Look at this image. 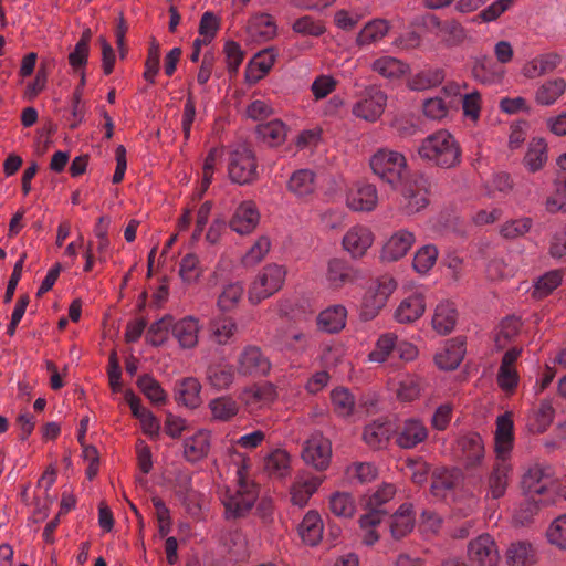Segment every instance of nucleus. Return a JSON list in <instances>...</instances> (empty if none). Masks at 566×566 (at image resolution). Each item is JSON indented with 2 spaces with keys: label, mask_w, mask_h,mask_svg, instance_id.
<instances>
[{
  "label": "nucleus",
  "mask_w": 566,
  "mask_h": 566,
  "mask_svg": "<svg viewBox=\"0 0 566 566\" xmlns=\"http://www.w3.org/2000/svg\"><path fill=\"white\" fill-rule=\"evenodd\" d=\"M210 432L199 430L184 441V457L188 462L195 463L206 458L210 451Z\"/></svg>",
  "instance_id": "30"
},
{
  "label": "nucleus",
  "mask_w": 566,
  "mask_h": 566,
  "mask_svg": "<svg viewBox=\"0 0 566 566\" xmlns=\"http://www.w3.org/2000/svg\"><path fill=\"white\" fill-rule=\"evenodd\" d=\"M244 287L241 283H229L218 297L217 305L222 312L232 311L241 301Z\"/></svg>",
  "instance_id": "56"
},
{
  "label": "nucleus",
  "mask_w": 566,
  "mask_h": 566,
  "mask_svg": "<svg viewBox=\"0 0 566 566\" xmlns=\"http://www.w3.org/2000/svg\"><path fill=\"white\" fill-rule=\"evenodd\" d=\"M200 328L201 326L197 317L186 316L172 325L171 332L180 347L190 349L198 345Z\"/></svg>",
  "instance_id": "27"
},
{
  "label": "nucleus",
  "mask_w": 566,
  "mask_h": 566,
  "mask_svg": "<svg viewBox=\"0 0 566 566\" xmlns=\"http://www.w3.org/2000/svg\"><path fill=\"white\" fill-rule=\"evenodd\" d=\"M263 470L272 479H284L291 473V458L285 450L276 449L263 460Z\"/></svg>",
  "instance_id": "38"
},
{
  "label": "nucleus",
  "mask_w": 566,
  "mask_h": 566,
  "mask_svg": "<svg viewBox=\"0 0 566 566\" xmlns=\"http://www.w3.org/2000/svg\"><path fill=\"white\" fill-rule=\"evenodd\" d=\"M271 368L272 364L269 357L255 345L243 347L237 359V369L242 376H266Z\"/></svg>",
  "instance_id": "10"
},
{
  "label": "nucleus",
  "mask_w": 566,
  "mask_h": 566,
  "mask_svg": "<svg viewBox=\"0 0 566 566\" xmlns=\"http://www.w3.org/2000/svg\"><path fill=\"white\" fill-rule=\"evenodd\" d=\"M521 483L532 501L543 502L537 497L552 492L555 483L553 469L546 464L535 463L523 474Z\"/></svg>",
  "instance_id": "7"
},
{
  "label": "nucleus",
  "mask_w": 566,
  "mask_h": 566,
  "mask_svg": "<svg viewBox=\"0 0 566 566\" xmlns=\"http://www.w3.org/2000/svg\"><path fill=\"white\" fill-rule=\"evenodd\" d=\"M274 61L275 59L271 50L259 53L252 62L250 70L247 72L248 82L255 83L262 78L271 70Z\"/></svg>",
  "instance_id": "57"
},
{
  "label": "nucleus",
  "mask_w": 566,
  "mask_h": 566,
  "mask_svg": "<svg viewBox=\"0 0 566 566\" xmlns=\"http://www.w3.org/2000/svg\"><path fill=\"white\" fill-rule=\"evenodd\" d=\"M386 105L387 94L377 86H369L353 105L352 112L356 117L374 123L382 115Z\"/></svg>",
  "instance_id": "8"
},
{
  "label": "nucleus",
  "mask_w": 566,
  "mask_h": 566,
  "mask_svg": "<svg viewBox=\"0 0 566 566\" xmlns=\"http://www.w3.org/2000/svg\"><path fill=\"white\" fill-rule=\"evenodd\" d=\"M397 289V282L390 275L371 280L361 301L360 316L364 321L374 319L386 306L388 298Z\"/></svg>",
  "instance_id": "4"
},
{
  "label": "nucleus",
  "mask_w": 566,
  "mask_h": 566,
  "mask_svg": "<svg viewBox=\"0 0 566 566\" xmlns=\"http://www.w3.org/2000/svg\"><path fill=\"white\" fill-rule=\"evenodd\" d=\"M390 23L385 19H374L367 22L357 35L359 46L369 45L384 39L389 32Z\"/></svg>",
  "instance_id": "46"
},
{
  "label": "nucleus",
  "mask_w": 566,
  "mask_h": 566,
  "mask_svg": "<svg viewBox=\"0 0 566 566\" xmlns=\"http://www.w3.org/2000/svg\"><path fill=\"white\" fill-rule=\"evenodd\" d=\"M347 310L343 305H332L322 311L317 316V325L326 333H338L346 325Z\"/></svg>",
  "instance_id": "36"
},
{
  "label": "nucleus",
  "mask_w": 566,
  "mask_h": 566,
  "mask_svg": "<svg viewBox=\"0 0 566 566\" xmlns=\"http://www.w3.org/2000/svg\"><path fill=\"white\" fill-rule=\"evenodd\" d=\"M371 69L385 78L397 80L405 75L409 67L402 61L385 55L375 60Z\"/></svg>",
  "instance_id": "48"
},
{
  "label": "nucleus",
  "mask_w": 566,
  "mask_h": 566,
  "mask_svg": "<svg viewBox=\"0 0 566 566\" xmlns=\"http://www.w3.org/2000/svg\"><path fill=\"white\" fill-rule=\"evenodd\" d=\"M442 94L446 96H436L427 98L423 102L422 111L426 117L434 120H441L444 118L449 108L453 104L452 98L460 95V86L458 84H448L443 87Z\"/></svg>",
  "instance_id": "21"
},
{
  "label": "nucleus",
  "mask_w": 566,
  "mask_h": 566,
  "mask_svg": "<svg viewBox=\"0 0 566 566\" xmlns=\"http://www.w3.org/2000/svg\"><path fill=\"white\" fill-rule=\"evenodd\" d=\"M271 248L270 239L265 235L258 238L253 245L242 256V264L247 268H252L259 264Z\"/></svg>",
  "instance_id": "63"
},
{
  "label": "nucleus",
  "mask_w": 566,
  "mask_h": 566,
  "mask_svg": "<svg viewBox=\"0 0 566 566\" xmlns=\"http://www.w3.org/2000/svg\"><path fill=\"white\" fill-rule=\"evenodd\" d=\"M395 494L396 488L390 483L382 484L373 494H370L366 500V509L368 512L359 518L360 527L365 528L380 524L386 515V511L380 507L390 501Z\"/></svg>",
  "instance_id": "12"
},
{
  "label": "nucleus",
  "mask_w": 566,
  "mask_h": 566,
  "mask_svg": "<svg viewBox=\"0 0 566 566\" xmlns=\"http://www.w3.org/2000/svg\"><path fill=\"white\" fill-rule=\"evenodd\" d=\"M424 381L416 375H408L399 381L397 398L402 402L418 400L424 390Z\"/></svg>",
  "instance_id": "51"
},
{
  "label": "nucleus",
  "mask_w": 566,
  "mask_h": 566,
  "mask_svg": "<svg viewBox=\"0 0 566 566\" xmlns=\"http://www.w3.org/2000/svg\"><path fill=\"white\" fill-rule=\"evenodd\" d=\"M411 503H403L391 516L390 533L395 539L407 536L415 527V515Z\"/></svg>",
  "instance_id": "39"
},
{
  "label": "nucleus",
  "mask_w": 566,
  "mask_h": 566,
  "mask_svg": "<svg viewBox=\"0 0 566 566\" xmlns=\"http://www.w3.org/2000/svg\"><path fill=\"white\" fill-rule=\"evenodd\" d=\"M258 134L271 146H276L285 140L286 127L281 120H271L259 125Z\"/></svg>",
  "instance_id": "60"
},
{
  "label": "nucleus",
  "mask_w": 566,
  "mask_h": 566,
  "mask_svg": "<svg viewBox=\"0 0 566 566\" xmlns=\"http://www.w3.org/2000/svg\"><path fill=\"white\" fill-rule=\"evenodd\" d=\"M373 172L392 189L403 186L409 176L406 156L387 147L377 149L369 158Z\"/></svg>",
  "instance_id": "2"
},
{
  "label": "nucleus",
  "mask_w": 566,
  "mask_h": 566,
  "mask_svg": "<svg viewBox=\"0 0 566 566\" xmlns=\"http://www.w3.org/2000/svg\"><path fill=\"white\" fill-rule=\"evenodd\" d=\"M206 377L209 385L216 390H227L234 381L233 366L227 363L211 364L208 366Z\"/></svg>",
  "instance_id": "42"
},
{
  "label": "nucleus",
  "mask_w": 566,
  "mask_h": 566,
  "mask_svg": "<svg viewBox=\"0 0 566 566\" xmlns=\"http://www.w3.org/2000/svg\"><path fill=\"white\" fill-rule=\"evenodd\" d=\"M562 279V272L558 270H553L545 273L535 281L532 296L535 298H544L548 296L555 289L560 285Z\"/></svg>",
  "instance_id": "54"
},
{
  "label": "nucleus",
  "mask_w": 566,
  "mask_h": 566,
  "mask_svg": "<svg viewBox=\"0 0 566 566\" xmlns=\"http://www.w3.org/2000/svg\"><path fill=\"white\" fill-rule=\"evenodd\" d=\"M260 222V212L254 201H242L234 210L229 227L232 231L244 235L254 231Z\"/></svg>",
  "instance_id": "15"
},
{
  "label": "nucleus",
  "mask_w": 566,
  "mask_h": 566,
  "mask_svg": "<svg viewBox=\"0 0 566 566\" xmlns=\"http://www.w3.org/2000/svg\"><path fill=\"white\" fill-rule=\"evenodd\" d=\"M125 399L132 409V413L140 423L145 434L150 437L159 433L160 423L154 413L140 405V399L130 390L125 392Z\"/></svg>",
  "instance_id": "29"
},
{
  "label": "nucleus",
  "mask_w": 566,
  "mask_h": 566,
  "mask_svg": "<svg viewBox=\"0 0 566 566\" xmlns=\"http://www.w3.org/2000/svg\"><path fill=\"white\" fill-rule=\"evenodd\" d=\"M258 165L255 156L247 145L235 146L229 156L228 174L232 182L249 185L256 180Z\"/></svg>",
  "instance_id": "6"
},
{
  "label": "nucleus",
  "mask_w": 566,
  "mask_h": 566,
  "mask_svg": "<svg viewBox=\"0 0 566 566\" xmlns=\"http://www.w3.org/2000/svg\"><path fill=\"white\" fill-rule=\"evenodd\" d=\"M444 78L441 70H424L416 74L409 82L413 91H424L439 85Z\"/></svg>",
  "instance_id": "62"
},
{
  "label": "nucleus",
  "mask_w": 566,
  "mask_h": 566,
  "mask_svg": "<svg viewBox=\"0 0 566 566\" xmlns=\"http://www.w3.org/2000/svg\"><path fill=\"white\" fill-rule=\"evenodd\" d=\"M286 277V269L283 265L271 263L265 265L251 283L248 297L252 304H259L261 301L279 292Z\"/></svg>",
  "instance_id": "5"
},
{
  "label": "nucleus",
  "mask_w": 566,
  "mask_h": 566,
  "mask_svg": "<svg viewBox=\"0 0 566 566\" xmlns=\"http://www.w3.org/2000/svg\"><path fill=\"white\" fill-rule=\"evenodd\" d=\"M323 480L311 474L297 475L291 486V501L293 504L303 507L310 497L317 491Z\"/></svg>",
  "instance_id": "28"
},
{
  "label": "nucleus",
  "mask_w": 566,
  "mask_h": 566,
  "mask_svg": "<svg viewBox=\"0 0 566 566\" xmlns=\"http://www.w3.org/2000/svg\"><path fill=\"white\" fill-rule=\"evenodd\" d=\"M505 558L510 566H533L537 560L536 549L526 541L513 542L506 549Z\"/></svg>",
  "instance_id": "37"
},
{
  "label": "nucleus",
  "mask_w": 566,
  "mask_h": 566,
  "mask_svg": "<svg viewBox=\"0 0 566 566\" xmlns=\"http://www.w3.org/2000/svg\"><path fill=\"white\" fill-rule=\"evenodd\" d=\"M437 258L438 249L432 244L424 245L415 254L413 269L420 274H426L436 264Z\"/></svg>",
  "instance_id": "64"
},
{
  "label": "nucleus",
  "mask_w": 566,
  "mask_h": 566,
  "mask_svg": "<svg viewBox=\"0 0 566 566\" xmlns=\"http://www.w3.org/2000/svg\"><path fill=\"white\" fill-rule=\"evenodd\" d=\"M375 235L370 228L361 224L350 227L342 239L343 249L352 259L358 260L366 255L373 247Z\"/></svg>",
  "instance_id": "14"
},
{
  "label": "nucleus",
  "mask_w": 566,
  "mask_h": 566,
  "mask_svg": "<svg viewBox=\"0 0 566 566\" xmlns=\"http://www.w3.org/2000/svg\"><path fill=\"white\" fill-rule=\"evenodd\" d=\"M397 346V335L394 333H385L379 336L375 348L369 353L370 361L384 363L388 359L391 352Z\"/></svg>",
  "instance_id": "58"
},
{
  "label": "nucleus",
  "mask_w": 566,
  "mask_h": 566,
  "mask_svg": "<svg viewBox=\"0 0 566 566\" xmlns=\"http://www.w3.org/2000/svg\"><path fill=\"white\" fill-rule=\"evenodd\" d=\"M472 75L482 84H495L503 78L504 69L496 64L491 57L483 56L474 62Z\"/></svg>",
  "instance_id": "40"
},
{
  "label": "nucleus",
  "mask_w": 566,
  "mask_h": 566,
  "mask_svg": "<svg viewBox=\"0 0 566 566\" xmlns=\"http://www.w3.org/2000/svg\"><path fill=\"white\" fill-rule=\"evenodd\" d=\"M464 354V343L453 339L442 352L436 354L434 361L440 369L453 370L461 364Z\"/></svg>",
  "instance_id": "43"
},
{
  "label": "nucleus",
  "mask_w": 566,
  "mask_h": 566,
  "mask_svg": "<svg viewBox=\"0 0 566 566\" xmlns=\"http://www.w3.org/2000/svg\"><path fill=\"white\" fill-rule=\"evenodd\" d=\"M325 276L328 287L338 291L358 279V270L347 261L334 258L327 263Z\"/></svg>",
  "instance_id": "19"
},
{
  "label": "nucleus",
  "mask_w": 566,
  "mask_h": 566,
  "mask_svg": "<svg viewBox=\"0 0 566 566\" xmlns=\"http://www.w3.org/2000/svg\"><path fill=\"white\" fill-rule=\"evenodd\" d=\"M346 203L353 211H373L378 203L376 187L370 184L355 186L348 191Z\"/></svg>",
  "instance_id": "23"
},
{
  "label": "nucleus",
  "mask_w": 566,
  "mask_h": 566,
  "mask_svg": "<svg viewBox=\"0 0 566 566\" xmlns=\"http://www.w3.org/2000/svg\"><path fill=\"white\" fill-rule=\"evenodd\" d=\"M210 339L218 345H227L238 332L237 322L230 316H217L208 325Z\"/></svg>",
  "instance_id": "34"
},
{
  "label": "nucleus",
  "mask_w": 566,
  "mask_h": 566,
  "mask_svg": "<svg viewBox=\"0 0 566 566\" xmlns=\"http://www.w3.org/2000/svg\"><path fill=\"white\" fill-rule=\"evenodd\" d=\"M200 391L201 385L197 378H185L177 387L178 400L186 407L196 408L201 400Z\"/></svg>",
  "instance_id": "52"
},
{
  "label": "nucleus",
  "mask_w": 566,
  "mask_h": 566,
  "mask_svg": "<svg viewBox=\"0 0 566 566\" xmlns=\"http://www.w3.org/2000/svg\"><path fill=\"white\" fill-rule=\"evenodd\" d=\"M468 557L473 566H497L500 553L494 538L482 534L469 542Z\"/></svg>",
  "instance_id": "13"
},
{
  "label": "nucleus",
  "mask_w": 566,
  "mask_h": 566,
  "mask_svg": "<svg viewBox=\"0 0 566 566\" xmlns=\"http://www.w3.org/2000/svg\"><path fill=\"white\" fill-rule=\"evenodd\" d=\"M547 144L543 138H533L524 156L523 164L530 172L543 169L547 163Z\"/></svg>",
  "instance_id": "44"
},
{
  "label": "nucleus",
  "mask_w": 566,
  "mask_h": 566,
  "mask_svg": "<svg viewBox=\"0 0 566 566\" xmlns=\"http://www.w3.org/2000/svg\"><path fill=\"white\" fill-rule=\"evenodd\" d=\"M298 533L302 541L310 545L315 546L319 543L323 536V521L316 511H308L303 517Z\"/></svg>",
  "instance_id": "41"
},
{
  "label": "nucleus",
  "mask_w": 566,
  "mask_h": 566,
  "mask_svg": "<svg viewBox=\"0 0 566 566\" xmlns=\"http://www.w3.org/2000/svg\"><path fill=\"white\" fill-rule=\"evenodd\" d=\"M510 457L496 455L491 473L488 478V494L492 499H500L505 494L509 485L512 465Z\"/></svg>",
  "instance_id": "20"
},
{
  "label": "nucleus",
  "mask_w": 566,
  "mask_h": 566,
  "mask_svg": "<svg viewBox=\"0 0 566 566\" xmlns=\"http://www.w3.org/2000/svg\"><path fill=\"white\" fill-rule=\"evenodd\" d=\"M566 91L564 78H554L544 82L535 93V102L542 106L553 105Z\"/></svg>",
  "instance_id": "47"
},
{
  "label": "nucleus",
  "mask_w": 566,
  "mask_h": 566,
  "mask_svg": "<svg viewBox=\"0 0 566 566\" xmlns=\"http://www.w3.org/2000/svg\"><path fill=\"white\" fill-rule=\"evenodd\" d=\"M137 386L140 391L154 403L163 405L166 402L167 395L160 384L150 375L139 376Z\"/></svg>",
  "instance_id": "55"
},
{
  "label": "nucleus",
  "mask_w": 566,
  "mask_h": 566,
  "mask_svg": "<svg viewBox=\"0 0 566 566\" xmlns=\"http://www.w3.org/2000/svg\"><path fill=\"white\" fill-rule=\"evenodd\" d=\"M392 429L390 422L386 420H374L363 429L361 439L368 448L381 450L389 443Z\"/></svg>",
  "instance_id": "25"
},
{
  "label": "nucleus",
  "mask_w": 566,
  "mask_h": 566,
  "mask_svg": "<svg viewBox=\"0 0 566 566\" xmlns=\"http://www.w3.org/2000/svg\"><path fill=\"white\" fill-rule=\"evenodd\" d=\"M92 32L86 29L82 32L74 50L69 54V63L74 69H81L87 63Z\"/></svg>",
  "instance_id": "59"
},
{
  "label": "nucleus",
  "mask_w": 566,
  "mask_h": 566,
  "mask_svg": "<svg viewBox=\"0 0 566 566\" xmlns=\"http://www.w3.org/2000/svg\"><path fill=\"white\" fill-rule=\"evenodd\" d=\"M429 429L422 419L410 417L400 421L395 429V443L400 449H415L426 442Z\"/></svg>",
  "instance_id": "9"
},
{
  "label": "nucleus",
  "mask_w": 566,
  "mask_h": 566,
  "mask_svg": "<svg viewBox=\"0 0 566 566\" xmlns=\"http://www.w3.org/2000/svg\"><path fill=\"white\" fill-rule=\"evenodd\" d=\"M292 30L301 35L317 38L325 33L326 28L322 20L312 15H303L293 22Z\"/></svg>",
  "instance_id": "61"
},
{
  "label": "nucleus",
  "mask_w": 566,
  "mask_h": 566,
  "mask_svg": "<svg viewBox=\"0 0 566 566\" xmlns=\"http://www.w3.org/2000/svg\"><path fill=\"white\" fill-rule=\"evenodd\" d=\"M458 311L453 303L449 301L440 302L433 312L431 324L432 328L440 335L450 334L457 324Z\"/></svg>",
  "instance_id": "32"
},
{
  "label": "nucleus",
  "mask_w": 566,
  "mask_h": 566,
  "mask_svg": "<svg viewBox=\"0 0 566 566\" xmlns=\"http://www.w3.org/2000/svg\"><path fill=\"white\" fill-rule=\"evenodd\" d=\"M331 402L333 411L342 418L352 416L356 406L354 395L344 387H337L332 390Z\"/></svg>",
  "instance_id": "50"
},
{
  "label": "nucleus",
  "mask_w": 566,
  "mask_h": 566,
  "mask_svg": "<svg viewBox=\"0 0 566 566\" xmlns=\"http://www.w3.org/2000/svg\"><path fill=\"white\" fill-rule=\"evenodd\" d=\"M457 447L467 468L479 465L484 458L483 441L476 432H470L460 437L457 441Z\"/></svg>",
  "instance_id": "24"
},
{
  "label": "nucleus",
  "mask_w": 566,
  "mask_h": 566,
  "mask_svg": "<svg viewBox=\"0 0 566 566\" xmlns=\"http://www.w3.org/2000/svg\"><path fill=\"white\" fill-rule=\"evenodd\" d=\"M416 242L415 233L400 229L394 232L385 242L381 250V259L392 262L403 258Z\"/></svg>",
  "instance_id": "18"
},
{
  "label": "nucleus",
  "mask_w": 566,
  "mask_h": 566,
  "mask_svg": "<svg viewBox=\"0 0 566 566\" xmlns=\"http://www.w3.org/2000/svg\"><path fill=\"white\" fill-rule=\"evenodd\" d=\"M276 24L272 15L256 13L252 15L247 24L248 40L254 43H263L276 35Z\"/></svg>",
  "instance_id": "22"
},
{
  "label": "nucleus",
  "mask_w": 566,
  "mask_h": 566,
  "mask_svg": "<svg viewBox=\"0 0 566 566\" xmlns=\"http://www.w3.org/2000/svg\"><path fill=\"white\" fill-rule=\"evenodd\" d=\"M514 423L510 412H505L496 418L495 429V453L501 457H510L514 442Z\"/></svg>",
  "instance_id": "26"
},
{
  "label": "nucleus",
  "mask_w": 566,
  "mask_h": 566,
  "mask_svg": "<svg viewBox=\"0 0 566 566\" xmlns=\"http://www.w3.org/2000/svg\"><path fill=\"white\" fill-rule=\"evenodd\" d=\"M555 410L549 400H542L536 409L528 417L527 427L533 433H543L552 424Z\"/></svg>",
  "instance_id": "45"
},
{
  "label": "nucleus",
  "mask_w": 566,
  "mask_h": 566,
  "mask_svg": "<svg viewBox=\"0 0 566 566\" xmlns=\"http://www.w3.org/2000/svg\"><path fill=\"white\" fill-rule=\"evenodd\" d=\"M418 155L433 166L449 169L461 163L462 151L451 133L439 129L422 139Z\"/></svg>",
  "instance_id": "1"
},
{
  "label": "nucleus",
  "mask_w": 566,
  "mask_h": 566,
  "mask_svg": "<svg viewBox=\"0 0 566 566\" xmlns=\"http://www.w3.org/2000/svg\"><path fill=\"white\" fill-rule=\"evenodd\" d=\"M562 62L559 54L549 52L541 54L523 66V75L528 78H536L552 73Z\"/></svg>",
  "instance_id": "35"
},
{
  "label": "nucleus",
  "mask_w": 566,
  "mask_h": 566,
  "mask_svg": "<svg viewBox=\"0 0 566 566\" xmlns=\"http://www.w3.org/2000/svg\"><path fill=\"white\" fill-rule=\"evenodd\" d=\"M332 457V443L322 433H313L304 444L302 458L306 464L312 465L318 471L328 468Z\"/></svg>",
  "instance_id": "11"
},
{
  "label": "nucleus",
  "mask_w": 566,
  "mask_h": 566,
  "mask_svg": "<svg viewBox=\"0 0 566 566\" xmlns=\"http://www.w3.org/2000/svg\"><path fill=\"white\" fill-rule=\"evenodd\" d=\"M426 311V296L423 292L416 290L405 296L394 313V318L399 324H411L418 321Z\"/></svg>",
  "instance_id": "16"
},
{
  "label": "nucleus",
  "mask_w": 566,
  "mask_h": 566,
  "mask_svg": "<svg viewBox=\"0 0 566 566\" xmlns=\"http://www.w3.org/2000/svg\"><path fill=\"white\" fill-rule=\"evenodd\" d=\"M211 419L217 422H230L240 412V403L230 395H223L208 402Z\"/></svg>",
  "instance_id": "31"
},
{
  "label": "nucleus",
  "mask_w": 566,
  "mask_h": 566,
  "mask_svg": "<svg viewBox=\"0 0 566 566\" xmlns=\"http://www.w3.org/2000/svg\"><path fill=\"white\" fill-rule=\"evenodd\" d=\"M287 189L300 199H308L316 190V176L310 169H300L292 174Z\"/></svg>",
  "instance_id": "33"
},
{
  "label": "nucleus",
  "mask_w": 566,
  "mask_h": 566,
  "mask_svg": "<svg viewBox=\"0 0 566 566\" xmlns=\"http://www.w3.org/2000/svg\"><path fill=\"white\" fill-rule=\"evenodd\" d=\"M219 499L224 507L227 520L243 517L250 512L258 499L256 485L244 479L242 470H238L237 483L219 491Z\"/></svg>",
  "instance_id": "3"
},
{
  "label": "nucleus",
  "mask_w": 566,
  "mask_h": 566,
  "mask_svg": "<svg viewBox=\"0 0 566 566\" xmlns=\"http://www.w3.org/2000/svg\"><path fill=\"white\" fill-rule=\"evenodd\" d=\"M430 22L439 29L440 35L449 45H458L467 38L464 28L455 20L441 22L437 17L432 15Z\"/></svg>",
  "instance_id": "49"
},
{
  "label": "nucleus",
  "mask_w": 566,
  "mask_h": 566,
  "mask_svg": "<svg viewBox=\"0 0 566 566\" xmlns=\"http://www.w3.org/2000/svg\"><path fill=\"white\" fill-rule=\"evenodd\" d=\"M276 398V387L269 381L247 387L240 394L241 401L252 411L270 406Z\"/></svg>",
  "instance_id": "17"
},
{
  "label": "nucleus",
  "mask_w": 566,
  "mask_h": 566,
  "mask_svg": "<svg viewBox=\"0 0 566 566\" xmlns=\"http://www.w3.org/2000/svg\"><path fill=\"white\" fill-rule=\"evenodd\" d=\"M329 510L337 517L350 518L356 512L355 500L347 492H336L329 497Z\"/></svg>",
  "instance_id": "53"
}]
</instances>
